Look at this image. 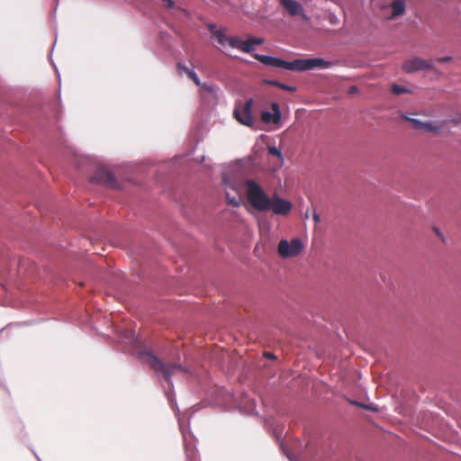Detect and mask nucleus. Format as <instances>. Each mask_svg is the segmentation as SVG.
Wrapping results in <instances>:
<instances>
[{
	"instance_id": "obj_1",
	"label": "nucleus",
	"mask_w": 461,
	"mask_h": 461,
	"mask_svg": "<svg viewBox=\"0 0 461 461\" xmlns=\"http://www.w3.org/2000/svg\"><path fill=\"white\" fill-rule=\"evenodd\" d=\"M247 189V198L250 205L258 212H269L276 215L286 216L293 208V203L282 198L276 193L269 197L261 185L253 179L244 182Z\"/></svg>"
},
{
	"instance_id": "obj_2",
	"label": "nucleus",
	"mask_w": 461,
	"mask_h": 461,
	"mask_svg": "<svg viewBox=\"0 0 461 461\" xmlns=\"http://www.w3.org/2000/svg\"><path fill=\"white\" fill-rule=\"evenodd\" d=\"M212 38L223 48L236 49L247 54H252L256 48L264 43L260 37L249 36L246 40L238 36H228L226 28H217L214 24L209 25Z\"/></svg>"
},
{
	"instance_id": "obj_3",
	"label": "nucleus",
	"mask_w": 461,
	"mask_h": 461,
	"mask_svg": "<svg viewBox=\"0 0 461 461\" xmlns=\"http://www.w3.org/2000/svg\"><path fill=\"white\" fill-rule=\"evenodd\" d=\"M264 65L275 68H284L290 71H306L314 68L325 69L333 62L330 59H259Z\"/></svg>"
},
{
	"instance_id": "obj_4",
	"label": "nucleus",
	"mask_w": 461,
	"mask_h": 461,
	"mask_svg": "<svg viewBox=\"0 0 461 461\" xmlns=\"http://www.w3.org/2000/svg\"><path fill=\"white\" fill-rule=\"evenodd\" d=\"M139 357L142 362L149 364L154 372L158 374V376L167 382L171 388H173L172 375L188 373L185 366L178 364L167 365L155 355L146 350L141 351Z\"/></svg>"
},
{
	"instance_id": "obj_5",
	"label": "nucleus",
	"mask_w": 461,
	"mask_h": 461,
	"mask_svg": "<svg viewBox=\"0 0 461 461\" xmlns=\"http://www.w3.org/2000/svg\"><path fill=\"white\" fill-rule=\"evenodd\" d=\"M303 249V244L298 238L293 239L290 242L281 240L278 244V253L283 258H292L299 255Z\"/></svg>"
},
{
	"instance_id": "obj_6",
	"label": "nucleus",
	"mask_w": 461,
	"mask_h": 461,
	"mask_svg": "<svg viewBox=\"0 0 461 461\" xmlns=\"http://www.w3.org/2000/svg\"><path fill=\"white\" fill-rule=\"evenodd\" d=\"M253 103V98H249L244 103L242 110L238 105L233 110L234 118L243 125L250 127L254 123L252 116Z\"/></svg>"
},
{
	"instance_id": "obj_7",
	"label": "nucleus",
	"mask_w": 461,
	"mask_h": 461,
	"mask_svg": "<svg viewBox=\"0 0 461 461\" xmlns=\"http://www.w3.org/2000/svg\"><path fill=\"white\" fill-rule=\"evenodd\" d=\"M91 182L102 184L114 189L120 187L114 175L105 168H98L91 177Z\"/></svg>"
},
{
	"instance_id": "obj_8",
	"label": "nucleus",
	"mask_w": 461,
	"mask_h": 461,
	"mask_svg": "<svg viewBox=\"0 0 461 461\" xmlns=\"http://www.w3.org/2000/svg\"><path fill=\"white\" fill-rule=\"evenodd\" d=\"M222 183L225 186V196L227 203L236 208L240 207V195L236 192L237 184L228 179L226 176H223Z\"/></svg>"
},
{
	"instance_id": "obj_9",
	"label": "nucleus",
	"mask_w": 461,
	"mask_h": 461,
	"mask_svg": "<svg viewBox=\"0 0 461 461\" xmlns=\"http://www.w3.org/2000/svg\"><path fill=\"white\" fill-rule=\"evenodd\" d=\"M177 72L181 77H186L193 80L197 86L201 85V81L194 71V66L191 59H180L176 64Z\"/></svg>"
},
{
	"instance_id": "obj_10",
	"label": "nucleus",
	"mask_w": 461,
	"mask_h": 461,
	"mask_svg": "<svg viewBox=\"0 0 461 461\" xmlns=\"http://www.w3.org/2000/svg\"><path fill=\"white\" fill-rule=\"evenodd\" d=\"M203 100L209 105H215L218 103L219 87L214 84L203 83L199 86Z\"/></svg>"
},
{
	"instance_id": "obj_11",
	"label": "nucleus",
	"mask_w": 461,
	"mask_h": 461,
	"mask_svg": "<svg viewBox=\"0 0 461 461\" xmlns=\"http://www.w3.org/2000/svg\"><path fill=\"white\" fill-rule=\"evenodd\" d=\"M432 59H406L402 65V68L407 73H414L417 71L430 68Z\"/></svg>"
},
{
	"instance_id": "obj_12",
	"label": "nucleus",
	"mask_w": 461,
	"mask_h": 461,
	"mask_svg": "<svg viewBox=\"0 0 461 461\" xmlns=\"http://www.w3.org/2000/svg\"><path fill=\"white\" fill-rule=\"evenodd\" d=\"M388 8L391 10V13L386 16V18L388 20H394L405 14L406 2L405 0H393L388 5Z\"/></svg>"
},
{
	"instance_id": "obj_13",
	"label": "nucleus",
	"mask_w": 461,
	"mask_h": 461,
	"mask_svg": "<svg viewBox=\"0 0 461 461\" xmlns=\"http://www.w3.org/2000/svg\"><path fill=\"white\" fill-rule=\"evenodd\" d=\"M272 112L269 111H264L262 113L261 118L264 122L270 123L275 122L278 123L281 121V111L279 104L277 103H273L271 104Z\"/></svg>"
},
{
	"instance_id": "obj_14",
	"label": "nucleus",
	"mask_w": 461,
	"mask_h": 461,
	"mask_svg": "<svg viewBox=\"0 0 461 461\" xmlns=\"http://www.w3.org/2000/svg\"><path fill=\"white\" fill-rule=\"evenodd\" d=\"M280 5L291 16L302 15L303 7L294 0H280Z\"/></svg>"
},
{
	"instance_id": "obj_15",
	"label": "nucleus",
	"mask_w": 461,
	"mask_h": 461,
	"mask_svg": "<svg viewBox=\"0 0 461 461\" xmlns=\"http://www.w3.org/2000/svg\"><path fill=\"white\" fill-rule=\"evenodd\" d=\"M239 408L241 412L248 415H254L258 413L254 400L250 399L246 393L242 394V398L239 403Z\"/></svg>"
},
{
	"instance_id": "obj_16",
	"label": "nucleus",
	"mask_w": 461,
	"mask_h": 461,
	"mask_svg": "<svg viewBox=\"0 0 461 461\" xmlns=\"http://www.w3.org/2000/svg\"><path fill=\"white\" fill-rule=\"evenodd\" d=\"M265 83L269 85V86H277V87H279L281 89H284V90H286V91H290V92H294L296 90V88L294 86L286 85V84L282 83V82L277 81V80H273V79L265 80Z\"/></svg>"
},
{
	"instance_id": "obj_17",
	"label": "nucleus",
	"mask_w": 461,
	"mask_h": 461,
	"mask_svg": "<svg viewBox=\"0 0 461 461\" xmlns=\"http://www.w3.org/2000/svg\"><path fill=\"white\" fill-rule=\"evenodd\" d=\"M391 91L395 95H401L403 94H411V90L410 88H407L403 86H400L398 84H393L391 86Z\"/></svg>"
},
{
	"instance_id": "obj_18",
	"label": "nucleus",
	"mask_w": 461,
	"mask_h": 461,
	"mask_svg": "<svg viewBox=\"0 0 461 461\" xmlns=\"http://www.w3.org/2000/svg\"><path fill=\"white\" fill-rule=\"evenodd\" d=\"M179 426H180V430H181V433L183 435V438H184V441H185V444L186 445L187 444V436H186V433L185 431V429L184 427L179 423ZM185 452H186V456L189 459H194L195 457V451L194 449H191L189 447H187L185 446Z\"/></svg>"
},
{
	"instance_id": "obj_19",
	"label": "nucleus",
	"mask_w": 461,
	"mask_h": 461,
	"mask_svg": "<svg viewBox=\"0 0 461 461\" xmlns=\"http://www.w3.org/2000/svg\"><path fill=\"white\" fill-rule=\"evenodd\" d=\"M402 118H404L406 121L410 122L415 130H420L422 128L423 122H421L420 120L410 117L407 114H403Z\"/></svg>"
},
{
	"instance_id": "obj_20",
	"label": "nucleus",
	"mask_w": 461,
	"mask_h": 461,
	"mask_svg": "<svg viewBox=\"0 0 461 461\" xmlns=\"http://www.w3.org/2000/svg\"><path fill=\"white\" fill-rule=\"evenodd\" d=\"M268 152L272 156L278 158L280 159V161L283 163L284 157H283L282 150L279 148H277L276 146H270V147H268Z\"/></svg>"
},
{
	"instance_id": "obj_21",
	"label": "nucleus",
	"mask_w": 461,
	"mask_h": 461,
	"mask_svg": "<svg viewBox=\"0 0 461 461\" xmlns=\"http://www.w3.org/2000/svg\"><path fill=\"white\" fill-rule=\"evenodd\" d=\"M421 129L427 132H438L439 131L438 126L435 125L432 122H423V125H422Z\"/></svg>"
},
{
	"instance_id": "obj_22",
	"label": "nucleus",
	"mask_w": 461,
	"mask_h": 461,
	"mask_svg": "<svg viewBox=\"0 0 461 461\" xmlns=\"http://www.w3.org/2000/svg\"><path fill=\"white\" fill-rule=\"evenodd\" d=\"M351 403L354 404V405H357V406H360V407H362L364 409L372 411H378V408L375 405H374V404L359 403V402H355V401H352Z\"/></svg>"
},
{
	"instance_id": "obj_23",
	"label": "nucleus",
	"mask_w": 461,
	"mask_h": 461,
	"mask_svg": "<svg viewBox=\"0 0 461 461\" xmlns=\"http://www.w3.org/2000/svg\"><path fill=\"white\" fill-rule=\"evenodd\" d=\"M165 393L167 394L168 402H170L171 403L174 404L173 407L177 408V404L176 402V399H175L174 395L172 393H170L168 392V390H167V389H165Z\"/></svg>"
},
{
	"instance_id": "obj_24",
	"label": "nucleus",
	"mask_w": 461,
	"mask_h": 461,
	"mask_svg": "<svg viewBox=\"0 0 461 461\" xmlns=\"http://www.w3.org/2000/svg\"><path fill=\"white\" fill-rule=\"evenodd\" d=\"M50 61H51V65L53 66L54 69L57 72V76H58V79H59V85L60 86V84H61V77H60V74L59 72V69L57 68L55 63L53 62V59H50ZM59 96L60 97V91L59 92Z\"/></svg>"
},
{
	"instance_id": "obj_25",
	"label": "nucleus",
	"mask_w": 461,
	"mask_h": 461,
	"mask_svg": "<svg viewBox=\"0 0 461 461\" xmlns=\"http://www.w3.org/2000/svg\"><path fill=\"white\" fill-rule=\"evenodd\" d=\"M280 447L282 448L283 452L285 454V456H287V458H288L290 461H295V460H294V458L290 454H288V453L285 451V447H284L283 444H280Z\"/></svg>"
},
{
	"instance_id": "obj_26",
	"label": "nucleus",
	"mask_w": 461,
	"mask_h": 461,
	"mask_svg": "<svg viewBox=\"0 0 461 461\" xmlns=\"http://www.w3.org/2000/svg\"><path fill=\"white\" fill-rule=\"evenodd\" d=\"M163 1L166 3V5L168 8H173L175 5V3L173 0H163Z\"/></svg>"
},
{
	"instance_id": "obj_27",
	"label": "nucleus",
	"mask_w": 461,
	"mask_h": 461,
	"mask_svg": "<svg viewBox=\"0 0 461 461\" xmlns=\"http://www.w3.org/2000/svg\"><path fill=\"white\" fill-rule=\"evenodd\" d=\"M312 219L316 223L320 222L321 221L320 215L315 212L312 213Z\"/></svg>"
},
{
	"instance_id": "obj_28",
	"label": "nucleus",
	"mask_w": 461,
	"mask_h": 461,
	"mask_svg": "<svg viewBox=\"0 0 461 461\" xmlns=\"http://www.w3.org/2000/svg\"><path fill=\"white\" fill-rule=\"evenodd\" d=\"M253 58H257V59H259V58H273L272 56L270 55H260V54H255Z\"/></svg>"
},
{
	"instance_id": "obj_29",
	"label": "nucleus",
	"mask_w": 461,
	"mask_h": 461,
	"mask_svg": "<svg viewBox=\"0 0 461 461\" xmlns=\"http://www.w3.org/2000/svg\"><path fill=\"white\" fill-rule=\"evenodd\" d=\"M356 92H357V87L356 86H350L349 93L353 94V93H356Z\"/></svg>"
},
{
	"instance_id": "obj_30",
	"label": "nucleus",
	"mask_w": 461,
	"mask_h": 461,
	"mask_svg": "<svg viewBox=\"0 0 461 461\" xmlns=\"http://www.w3.org/2000/svg\"><path fill=\"white\" fill-rule=\"evenodd\" d=\"M265 357L267 358H276L275 355L273 353L267 352L265 354Z\"/></svg>"
},
{
	"instance_id": "obj_31",
	"label": "nucleus",
	"mask_w": 461,
	"mask_h": 461,
	"mask_svg": "<svg viewBox=\"0 0 461 461\" xmlns=\"http://www.w3.org/2000/svg\"><path fill=\"white\" fill-rule=\"evenodd\" d=\"M309 212H310V209L308 208L305 212V218L308 219L309 218Z\"/></svg>"
},
{
	"instance_id": "obj_32",
	"label": "nucleus",
	"mask_w": 461,
	"mask_h": 461,
	"mask_svg": "<svg viewBox=\"0 0 461 461\" xmlns=\"http://www.w3.org/2000/svg\"><path fill=\"white\" fill-rule=\"evenodd\" d=\"M434 230H435L436 233H437L438 236H440L439 230H438V229H436V228H435Z\"/></svg>"
},
{
	"instance_id": "obj_33",
	"label": "nucleus",
	"mask_w": 461,
	"mask_h": 461,
	"mask_svg": "<svg viewBox=\"0 0 461 461\" xmlns=\"http://www.w3.org/2000/svg\"><path fill=\"white\" fill-rule=\"evenodd\" d=\"M35 456H36V457H37L38 461H41V460L40 459V457H39L37 455H35Z\"/></svg>"
},
{
	"instance_id": "obj_34",
	"label": "nucleus",
	"mask_w": 461,
	"mask_h": 461,
	"mask_svg": "<svg viewBox=\"0 0 461 461\" xmlns=\"http://www.w3.org/2000/svg\"><path fill=\"white\" fill-rule=\"evenodd\" d=\"M441 60H442V61H447L448 59H441Z\"/></svg>"
}]
</instances>
